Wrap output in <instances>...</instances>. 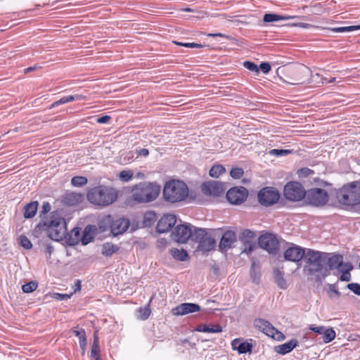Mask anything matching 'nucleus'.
<instances>
[{"instance_id": "f257e3e1", "label": "nucleus", "mask_w": 360, "mask_h": 360, "mask_svg": "<svg viewBox=\"0 0 360 360\" xmlns=\"http://www.w3.org/2000/svg\"><path fill=\"white\" fill-rule=\"evenodd\" d=\"M37 229L39 231H44L51 239L56 241L65 239L68 234L66 221L58 211L44 217Z\"/></svg>"}, {"instance_id": "f03ea898", "label": "nucleus", "mask_w": 360, "mask_h": 360, "mask_svg": "<svg viewBox=\"0 0 360 360\" xmlns=\"http://www.w3.org/2000/svg\"><path fill=\"white\" fill-rule=\"evenodd\" d=\"M328 255V253L307 249L304 257L306 264L303 269L304 273L307 276H315L316 281L326 277L328 273L323 262Z\"/></svg>"}, {"instance_id": "7ed1b4c3", "label": "nucleus", "mask_w": 360, "mask_h": 360, "mask_svg": "<svg viewBox=\"0 0 360 360\" xmlns=\"http://www.w3.org/2000/svg\"><path fill=\"white\" fill-rule=\"evenodd\" d=\"M118 191L113 187L98 185L89 189L86 194L89 202L95 206L104 207L115 202L118 198Z\"/></svg>"}, {"instance_id": "20e7f679", "label": "nucleus", "mask_w": 360, "mask_h": 360, "mask_svg": "<svg viewBox=\"0 0 360 360\" xmlns=\"http://www.w3.org/2000/svg\"><path fill=\"white\" fill-rule=\"evenodd\" d=\"M160 187L156 183L143 181L131 188V199L136 203H147L155 200L159 195Z\"/></svg>"}, {"instance_id": "39448f33", "label": "nucleus", "mask_w": 360, "mask_h": 360, "mask_svg": "<svg viewBox=\"0 0 360 360\" xmlns=\"http://www.w3.org/2000/svg\"><path fill=\"white\" fill-rule=\"evenodd\" d=\"M188 195L187 185L180 180L167 182L163 189V197L167 202L175 203L184 200Z\"/></svg>"}, {"instance_id": "423d86ee", "label": "nucleus", "mask_w": 360, "mask_h": 360, "mask_svg": "<svg viewBox=\"0 0 360 360\" xmlns=\"http://www.w3.org/2000/svg\"><path fill=\"white\" fill-rule=\"evenodd\" d=\"M337 198L340 204L353 206L360 203V183L352 182L344 186L337 193Z\"/></svg>"}, {"instance_id": "0eeeda50", "label": "nucleus", "mask_w": 360, "mask_h": 360, "mask_svg": "<svg viewBox=\"0 0 360 360\" xmlns=\"http://www.w3.org/2000/svg\"><path fill=\"white\" fill-rule=\"evenodd\" d=\"M306 193L307 191L303 186L297 181H289L284 186V196L290 201H300L305 198Z\"/></svg>"}, {"instance_id": "6e6552de", "label": "nucleus", "mask_w": 360, "mask_h": 360, "mask_svg": "<svg viewBox=\"0 0 360 360\" xmlns=\"http://www.w3.org/2000/svg\"><path fill=\"white\" fill-rule=\"evenodd\" d=\"M194 241L198 243V250L202 252H207L213 250L216 244L214 239L208 236L206 230L204 229H195Z\"/></svg>"}, {"instance_id": "1a4fd4ad", "label": "nucleus", "mask_w": 360, "mask_h": 360, "mask_svg": "<svg viewBox=\"0 0 360 360\" xmlns=\"http://www.w3.org/2000/svg\"><path fill=\"white\" fill-rule=\"evenodd\" d=\"M195 228L190 224L178 225L172 232L173 238L179 243H185L188 239L194 241Z\"/></svg>"}, {"instance_id": "9d476101", "label": "nucleus", "mask_w": 360, "mask_h": 360, "mask_svg": "<svg viewBox=\"0 0 360 360\" xmlns=\"http://www.w3.org/2000/svg\"><path fill=\"white\" fill-rule=\"evenodd\" d=\"M305 198L309 205L316 207L323 206L328 201V193L325 190L318 188L308 190Z\"/></svg>"}, {"instance_id": "9b49d317", "label": "nucleus", "mask_w": 360, "mask_h": 360, "mask_svg": "<svg viewBox=\"0 0 360 360\" xmlns=\"http://www.w3.org/2000/svg\"><path fill=\"white\" fill-rule=\"evenodd\" d=\"M254 326L267 336L274 340L281 341L284 340V335L278 330L270 322L263 319H257L254 321Z\"/></svg>"}, {"instance_id": "f8f14e48", "label": "nucleus", "mask_w": 360, "mask_h": 360, "mask_svg": "<svg viewBox=\"0 0 360 360\" xmlns=\"http://www.w3.org/2000/svg\"><path fill=\"white\" fill-rule=\"evenodd\" d=\"M280 198L278 191L272 187L261 189L258 193V200L261 205L270 206L278 202Z\"/></svg>"}, {"instance_id": "ddd939ff", "label": "nucleus", "mask_w": 360, "mask_h": 360, "mask_svg": "<svg viewBox=\"0 0 360 360\" xmlns=\"http://www.w3.org/2000/svg\"><path fill=\"white\" fill-rule=\"evenodd\" d=\"M259 246L269 253L276 254L279 248V243L276 236L271 233H265L258 238Z\"/></svg>"}, {"instance_id": "4468645a", "label": "nucleus", "mask_w": 360, "mask_h": 360, "mask_svg": "<svg viewBox=\"0 0 360 360\" xmlns=\"http://www.w3.org/2000/svg\"><path fill=\"white\" fill-rule=\"evenodd\" d=\"M248 191L243 186L230 188L226 193V198L232 205H240L247 198Z\"/></svg>"}, {"instance_id": "2eb2a0df", "label": "nucleus", "mask_w": 360, "mask_h": 360, "mask_svg": "<svg viewBox=\"0 0 360 360\" xmlns=\"http://www.w3.org/2000/svg\"><path fill=\"white\" fill-rule=\"evenodd\" d=\"M307 249L297 245H292L284 252L283 256L285 260L299 262L304 259Z\"/></svg>"}, {"instance_id": "dca6fc26", "label": "nucleus", "mask_w": 360, "mask_h": 360, "mask_svg": "<svg viewBox=\"0 0 360 360\" xmlns=\"http://www.w3.org/2000/svg\"><path fill=\"white\" fill-rule=\"evenodd\" d=\"M202 192L206 195L219 196L224 192V184L218 181L205 182L201 186Z\"/></svg>"}, {"instance_id": "f3484780", "label": "nucleus", "mask_w": 360, "mask_h": 360, "mask_svg": "<svg viewBox=\"0 0 360 360\" xmlns=\"http://www.w3.org/2000/svg\"><path fill=\"white\" fill-rule=\"evenodd\" d=\"M309 329L317 334L322 335V340L323 343H329L333 341L336 336V333L333 328H326L324 326H316L310 325Z\"/></svg>"}, {"instance_id": "a211bd4d", "label": "nucleus", "mask_w": 360, "mask_h": 360, "mask_svg": "<svg viewBox=\"0 0 360 360\" xmlns=\"http://www.w3.org/2000/svg\"><path fill=\"white\" fill-rule=\"evenodd\" d=\"M176 216L174 214H165L160 218L157 224V231L167 233L175 225Z\"/></svg>"}, {"instance_id": "6ab92c4d", "label": "nucleus", "mask_w": 360, "mask_h": 360, "mask_svg": "<svg viewBox=\"0 0 360 360\" xmlns=\"http://www.w3.org/2000/svg\"><path fill=\"white\" fill-rule=\"evenodd\" d=\"M200 311V307L195 303H182L174 307L172 312L174 316H184Z\"/></svg>"}, {"instance_id": "aec40b11", "label": "nucleus", "mask_w": 360, "mask_h": 360, "mask_svg": "<svg viewBox=\"0 0 360 360\" xmlns=\"http://www.w3.org/2000/svg\"><path fill=\"white\" fill-rule=\"evenodd\" d=\"M130 222L125 218H120L113 221L110 226L111 233L113 236H118L124 233L129 227Z\"/></svg>"}, {"instance_id": "412c9836", "label": "nucleus", "mask_w": 360, "mask_h": 360, "mask_svg": "<svg viewBox=\"0 0 360 360\" xmlns=\"http://www.w3.org/2000/svg\"><path fill=\"white\" fill-rule=\"evenodd\" d=\"M328 261V266L330 269L340 270L345 266L343 262V256L340 254H328L326 257Z\"/></svg>"}, {"instance_id": "4be33fe9", "label": "nucleus", "mask_w": 360, "mask_h": 360, "mask_svg": "<svg viewBox=\"0 0 360 360\" xmlns=\"http://www.w3.org/2000/svg\"><path fill=\"white\" fill-rule=\"evenodd\" d=\"M84 200V195L79 193L70 192L67 193L63 199L64 204L69 206H75L80 204Z\"/></svg>"}, {"instance_id": "5701e85b", "label": "nucleus", "mask_w": 360, "mask_h": 360, "mask_svg": "<svg viewBox=\"0 0 360 360\" xmlns=\"http://www.w3.org/2000/svg\"><path fill=\"white\" fill-rule=\"evenodd\" d=\"M236 240V236L235 232L232 231H227L224 233L220 243H219V248L221 250H226L228 248H230L233 243Z\"/></svg>"}, {"instance_id": "b1692460", "label": "nucleus", "mask_w": 360, "mask_h": 360, "mask_svg": "<svg viewBox=\"0 0 360 360\" xmlns=\"http://www.w3.org/2000/svg\"><path fill=\"white\" fill-rule=\"evenodd\" d=\"M297 340H291L288 342L277 346L276 352L282 355L286 354L295 348L297 346Z\"/></svg>"}, {"instance_id": "393cba45", "label": "nucleus", "mask_w": 360, "mask_h": 360, "mask_svg": "<svg viewBox=\"0 0 360 360\" xmlns=\"http://www.w3.org/2000/svg\"><path fill=\"white\" fill-rule=\"evenodd\" d=\"M94 226L88 225L82 231L81 242L82 245H87L94 238Z\"/></svg>"}, {"instance_id": "a878e982", "label": "nucleus", "mask_w": 360, "mask_h": 360, "mask_svg": "<svg viewBox=\"0 0 360 360\" xmlns=\"http://www.w3.org/2000/svg\"><path fill=\"white\" fill-rule=\"evenodd\" d=\"M82 98H83V96L79 95V94L63 96L61 98H60L58 101L53 103L50 106V109H52L55 107H57V106L63 105V104H65L67 103L72 102L75 100H81Z\"/></svg>"}, {"instance_id": "bb28decb", "label": "nucleus", "mask_w": 360, "mask_h": 360, "mask_svg": "<svg viewBox=\"0 0 360 360\" xmlns=\"http://www.w3.org/2000/svg\"><path fill=\"white\" fill-rule=\"evenodd\" d=\"M38 208V202L37 201L31 202L24 207V217L30 219L35 216Z\"/></svg>"}, {"instance_id": "cd10ccee", "label": "nucleus", "mask_w": 360, "mask_h": 360, "mask_svg": "<svg viewBox=\"0 0 360 360\" xmlns=\"http://www.w3.org/2000/svg\"><path fill=\"white\" fill-rule=\"evenodd\" d=\"M196 331L202 332V333H217L222 331V328L221 326L217 324L214 326H207L205 324L199 325L196 328Z\"/></svg>"}, {"instance_id": "c85d7f7f", "label": "nucleus", "mask_w": 360, "mask_h": 360, "mask_svg": "<svg viewBox=\"0 0 360 360\" xmlns=\"http://www.w3.org/2000/svg\"><path fill=\"white\" fill-rule=\"evenodd\" d=\"M91 360H101L99 342L96 334H94V342L91 345Z\"/></svg>"}, {"instance_id": "c756f323", "label": "nucleus", "mask_w": 360, "mask_h": 360, "mask_svg": "<svg viewBox=\"0 0 360 360\" xmlns=\"http://www.w3.org/2000/svg\"><path fill=\"white\" fill-rule=\"evenodd\" d=\"M294 18V16L291 15H280L274 13H266L263 20L265 22H273L279 20H289Z\"/></svg>"}, {"instance_id": "7c9ffc66", "label": "nucleus", "mask_w": 360, "mask_h": 360, "mask_svg": "<svg viewBox=\"0 0 360 360\" xmlns=\"http://www.w3.org/2000/svg\"><path fill=\"white\" fill-rule=\"evenodd\" d=\"M69 235V242L71 245H75L81 241V229L78 227L74 228Z\"/></svg>"}, {"instance_id": "2f4dec72", "label": "nucleus", "mask_w": 360, "mask_h": 360, "mask_svg": "<svg viewBox=\"0 0 360 360\" xmlns=\"http://www.w3.org/2000/svg\"><path fill=\"white\" fill-rule=\"evenodd\" d=\"M119 250L118 246L111 243H105L102 247V254L105 257H110Z\"/></svg>"}, {"instance_id": "473e14b6", "label": "nucleus", "mask_w": 360, "mask_h": 360, "mask_svg": "<svg viewBox=\"0 0 360 360\" xmlns=\"http://www.w3.org/2000/svg\"><path fill=\"white\" fill-rule=\"evenodd\" d=\"M169 252L175 259L181 262L186 261L188 257V253L184 249L172 248Z\"/></svg>"}, {"instance_id": "72a5a7b5", "label": "nucleus", "mask_w": 360, "mask_h": 360, "mask_svg": "<svg viewBox=\"0 0 360 360\" xmlns=\"http://www.w3.org/2000/svg\"><path fill=\"white\" fill-rule=\"evenodd\" d=\"M73 333L75 336L78 337L80 348L84 353L87 345L85 330L84 329L74 330Z\"/></svg>"}, {"instance_id": "f704fd0d", "label": "nucleus", "mask_w": 360, "mask_h": 360, "mask_svg": "<svg viewBox=\"0 0 360 360\" xmlns=\"http://www.w3.org/2000/svg\"><path fill=\"white\" fill-rule=\"evenodd\" d=\"M274 278L276 284L281 289L287 288V283L283 277V273L279 269H275L274 271Z\"/></svg>"}, {"instance_id": "c9c22d12", "label": "nucleus", "mask_w": 360, "mask_h": 360, "mask_svg": "<svg viewBox=\"0 0 360 360\" xmlns=\"http://www.w3.org/2000/svg\"><path fill=\"white\" fill-rule=\"evenodd\" d=\"M352 269V265L349 263L345 264V266L340 269L339 271L342 272L340 277V281H349L351 280V274L349 271Z\"/></svg>"}, {"instance_id": "e433bc0d", "label": "nucleus", "mask_w": 360, "mask_h": 360, "mask_svg": "<svg viewBox=\"0 0 360 360\" xmlns=\"http://www.w3.org/2000/svg\"><path fill=\"white\" fill-rule=\"evenodd\" d=\"M225 167L221 165H214L210 169L209 174L213 178H218L221 174L225 173Z\"/></svg>"}, {"instance_id": "4c0bfd02", "label": "nucleus", "mask_w": 360, "mask_h": 360, "mask_svg": "<svg viewBox=\"0 0 360 360\" xmlns=\"http://www.w3.org/2000/svg\"><path fill=\"white\" fill-rule=\"evenodd\" d=\"M157 216L154 212L150 211L145 213L143 224L145 226H150L156 220Z\"/></svg>"}, {"instance_id": "58836bf2", "label": "nucleus", "mask_w": 360, "mask_h": 360, "mask_svg": "<svg viewBox=\"0 0 360 360\" xmlns=\"http://www.w3.org/2000/svg\"><path fill=\"white\" fill-rule=\"evenodd\" d=\"M327 293L330 299L339 298L341 295L340 292L338 290L337 283L328 284Z\"/></svg>"}, {"instance_id": "ea45409f", "label": "nucleus", "mask_w": 360, "mask_h": 360, "mask_svg": "<svg viewBox=\"0 0 360 360\" xmlns=\"http://www.w3.org/2000/svg\"><path fill=\"white\" fill-rule=\"evenodd\" d=\"M151 313L150 309L148 306L144 307H139L136 310V316L139 319H147Z\"/></svg>"}, {"instance_id": "a19ab883", "label": "nucleus", "mask_w": 360, "mask_h": 360, "mask_svg": "<svg viewBox=\"0 0 360 360\" xmlns=\"http://www.w3.org/2000/svg\"><path fill=\"white\" fill-rule=\"evenodd\" d=\"M88 182L86 177L83 176H76L72 178L71 184L75 187H82L85 186Z\"/></svg>"}, {"instance_id": "79ce46f5", "label": "nucleus", "mask_w": 360, "mask_h": 360, "mask_svg": "<svg viewBox=\"0 0 360 360\" xmlns=\"http://www.w3.org/2000/svg\"><path fill=\"white\" fill-rule=\"evenodd\" d=\"M134 177V173L130 169H124L120 172L119 179L124 183L129 182Z\"/></svg>"}, {"instance_id": "37998d69", "label": "nucleus", "mask_w": 360, "mask_h": 360, "mask_svg": "<svg viewBox=\"0 0 360 360\" xmlns=\"http://www.w3.org/2000/svg\"><path fill=\"white\" fill-rule=\"evenodd\" d=\"M255 236L256 235L254 231L245 229L242 232L240 238L244 241V243H247V241H251V240L254 239Z\"/></svg>"}, {"instance_id": "c03bdc74", "label": "nucleus", "mask_w": 360, "mask_h": 360, "mask_svg": "<svg viewBox=\"0 0 360 360\" xmlns=\"http://www.w3.org/2000/svg\"><path fill=\"white\" fill-rule=\"evenodd\" d=\"M252 349V345L248 342H243L238 347V352L239 354H245L250 352Z\"/></svg>"}, {"instance_id": "a18cd8bd", "label": "nucleus", "mask_w": 360, "mask_h": 360, "mask_svg": "<svg viewBox=\"0 0 360 360\" xmlns=\"http://www.w3.org/2000/svg\"><path fill=\"white\" fill-rule=\"evenodd\" d=\"M334 32H346L360 30V26L339 27L330 29Z\"/></svg>"}, {"instance_id": "49530a36", "label": "nucleus", "mask_w": 360, "mask_h": 360, "mask_svg": "<svg viewBox=\"0 0 360 360\" xmlns=\"http://www.w3.org/2000/svg\"><path fill=\"white\" fill-rule=\"evenodd\" d=\"M37 288V283L34 281H30L22 286V290L25 293H30L34 291Z\"/></svg>"}, {"instance_id": "de8ad7c7", "label": "nucleus", "mask_w": 360, "mask_h": 360, "mask_svg": "<svg viewBox=\"0 0 360 360\" xmlns=\"http://www.w3.org/2000/svg\"><path fill=\"white\" fill-rule=\"evenodd\" d=\"M18 242L20 245L26 250H30L32 247L31 241L25 236H20L18 238Z\"/></svg>"}, {"instance_id": "09e8293b", "label": "nucleus", "mask_w": 360, "mask_h": 360, "mask_svg": "<svg viewBox=\"0 0 360 360\" xmlns=\"http://www.w3.org/2000/svg\"><path fill=\"white\" fill-rule=\"evenodd\" d=\"M243 174H244L243 169L240 167L232 168L230 172L231 176L235 179H240L243 176Z\"/></svg>"}, {"instance_id": "8fccbe9b", "label": "nucleus", "mask_w": 360, "mask_h": 360, "mask_svg": "<svg viewBox=\"0 0 360 360\" xmlns=\"http://www.w3.org/2000/svg\"><path fill=\"white\" fill-rule=\"evenodd\" d=\"M290 150L287 149H271L269 151V154L276 157L285 156L290 153Z\"/></svg>"}, {"instance_id": "3c124183", "label": "nucleus", "mask_w": 360, "mask_h": 360, "mask_svg": "<svg viewBox=\"0 0 360 360\" xmlns=\"http://www.w3.org/2000/svg\"><path fill=\"white\" fill-rule=\"evenodd\" d=\"M243 66L247 68L248 70L252 72H259V68L257 65L251 61H245L243 63Z\"/></svg>"}, {"instance_id": "603ef678", "label": "nucleus", "mask_w": 360, "mask_h": 360, "mask_svg": "<svg viewBox=\"0 0 360 360\" xmlns=\"http://www.w3.org/2000/svg\"><path fill=\"white\" fill-rule=\"evenodd\" d=\"M347 288L352 291L355 295H360V285L356 283H349Z\"/></svg>"}, {"instance_id": "864d4df0", "label": "nucleus", "mask_w": 360, "mask_h": 360, "mask_svg": "<svg viewBox=\"0 0 360 360\" xmlns=\"http://www.w3.org/2000/svg\"><path fill=\"white\" fill-rule=\"evenodd\" d=\"M245 247L243 252L247 254L251 253L255 248V244L252 241H247V243H245Z\"/></svg>"}, {"instance_id": "5fc2aeb1", "label": "nucleus", "mask_w": 360, "mask_h": 360, "mask_svg": "<svg viewBox=\"0 0 360 360\" xmlns=\"http://www.w3.org/2000/svg\"><path fill=\"white\" fill-rule=\"evenodd\" d=\"M314 173V172L309 168H302L298 171V174L300 176L306 177Z\"/></svg>"}, {"instance_id": "6e6d98bb", "label": "nucleus", "mask_w": 360, "mask_h": 360, "mask_svg": "<svg viewBox=\"0 0 360 360\" xmlns=\"http://www.w3.org/2000/svg\"><path fill=\"white\" fill-rule=\"evenodd\" d=\"M260 70L265 74L268 73L271 70V65L269 63H262L259 65Z\"/></svg>"}, {"instance_id": "4d7b16f0", "label": "nucleus", "mask_w": 360, "mask_h": 360, "mask_svg": "<svg viewBox=\"0 0 360 360\" xmlns=\"http://www.w3.org/2000/svg\"><path fill=\"white\" fill-rule=\"evenodd\" d=\"M176 44L183 46L188 48H198L201 47L202 45L195 44V43H181V42H175Z\"/></svg>"}, {"instance_id": "13d9d810", "label": "nucleus", "mask_w": 360, "mask_h": 360, "mask_svg": "<svg viewBox=\"0 0 360 360\" xmlns=\"http://www.w3.org/2000/svg\"><path fill=\"white\" fill-rule=\"evenodd\" d=\"M70 297V295L68 294L56 293L54 295V298L58 300H65L69 299Z\"/></svg>"}, {"instance_id": "bf43d9fd", "label": "nucleus", "mask_w": 360, "mask_h": 360, "mask_svg": "<svg viewBox=\"0 0 360 360\" xmlns=\"http://www.w3.org/2000/svg\"><path fill=\"white\" fill-rule=\"evenodd\" d=\"M111 119L110 116L109 115H104L102 117H100L97 119V122L100 124H106L109 122V120Z\"/></svg>"}, {"instance_id": "052dcab7", "label": "nucleus", "mask_w": 360, "mask_h": 360, "mask_svg": "<svg viewBox=\"0 0 360 360\" xmlns=\"http://www.w3.org/2000/svg\"><path fill=\"white\" fill-rule=\"evenodd\" d=\"M295 25L297 26V27H300L305 28V29L316 27V26H314L313 25H311V24H309V23H304V22L296 23V24H295Z\"/></svg>"}, {"instance_id": "680f3d73", "label": "nucleus", "mask_w": 360, "mask_h": 360, "mask_svg": "<svg viewBox=\"0 0 360 360\" xmlns=\"http://www.w3.org/2000/svg\"><path fill=\"white\" fill-rule=\"evenodd\" d=\"M241 344L240 340L239 338H236L232 340L231 342V347L233 350L238 351V345Z\"/></svg>"}, {"instance_id": "e2e57ef3", "label": "nucleus", "mask_w": 360, "mask_h": 360, "mask_svg": "<svg viewBox=\"0 0 360 360\" xmlns=\"http://www.w3.org/2000/svg\"><path fill=\"white\" fill-rule=\"evenodd\" d=\"M149 152L148 150L146 148H141L139 150L138 154L141 156H147L148 155Z\"/></svg>"}, {"instance_id": "0e129e2a", "label": "nucleus", "mask_w": 360, "mask_h": 360, "mask_svg": "<svg viewBox=\"0 0 360 360\" xmlns=\"http://www.w3.org/2000/svg\"><path fill=\"white\" fill-rule=\"evenodd\" d=\"M42 209H43V212L44 213H47L50 211L51 210V205H49V203L48 202H46V203H44L43 205V207H42Z\"/></svg>"}, {"instance_id": "69168bd1", "label": "nucleus", "mask_w": 360, "mask_h": 360, "mask_svg": "<svg viewBox=\"0 0 360 360\" xmlns=\"http://www.w3.org/2000/svg\"><path fill=\"white\" fill-rule=\"evenodd\" d=\"M134 177L138 179H143L146 178V174L143 172H139L135 174Z\"/></svg>"}, {"instance_id": "338daca9", "label": "nucleus", "mask_w": 360, "mask_h": 360, "mask_svg": "<svg viewBox=\"0 0 360 360\" xmlns=\"http://www.w3.org/2000/svg\"><path fill=\"white\" fill-rule=\"evenodd\" d=\"M208 37H225V38H227V37L222 34V33H210L207 34Z\"/></svg>"}, {"instance_id": "774afa93", "label": "nucleus", "mask_w": 360, "mask_h": 360, "mask_svg": "<svg viewBox=\"0 0 360 360\" xmlns=\"http://www.w3.org/2000/svg\"><path fill=\"white\" fill-rule=\"evenodd\" d=\"M335 77H331L330 79H327L326 78H321V80H322V84H324V83H332V82H335Z\"/></svg>"}]
</instances>
